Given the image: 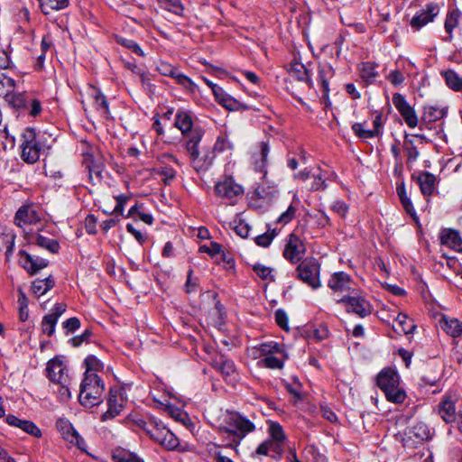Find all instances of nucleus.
<instances>
[{
	"label": "nucleus",
	"mask_w": 462,
	"mask_h": 462,
	"mask_svg": "<svg viewBox=\"0 0 462 462\" xmlns=\"http://www.w3.org/2000/svg\"><path fill=\"white\" fill-rule=\"evenodd\" d=\"M105 383L97 374L85 372L80 383L79 400V402L88 408L98 405L103 402Z\"/></svg>",
	"instance_id": "nucleus-1"
},
{
	"label": "nucleus",
	"mask_w": 462,
	"mask_h": 462,
	"mask_svg": "<svg viewBox=\"0 0 462 462\" xmlns=\"http://www.w3.org/2000/svg\"><path fill=\"white\" fill-rule=\"evenodd\" d=\"M202 129H196L191 133L189 140L186 141V150L189 155L191 162L194 164L197 171H206L213 163L215 159L214 150L203 149L199 151V143L203 137Z\"/></svg>",
	"instance_id": "nucleus-2"
},
{
	"label": "nucleus",
	"mask_w": 462,
	"mask_h": 462,
	"mask_svg": "<svg viewBox=\"0 0 462 462\" xmlns=\"http://www.w3.org/2000/svg\"><path fill=\"white\" fill-rule=\"evenodd\" d=\"M226 425L218 427L219 433H228L232 435L236 445L240 444L242 439L250 432L255 430L254 424L246 417L238 412H227L225 418Z\"/></svg>",
	"instance_id": "nucleus-3"
},
{
	"label": "nucleus",
	"mask_w": 462,
	"mask_h": 462,
	"mask_svg": "<svg viewBox=\"0 0 462 462\" xmlns=\"http://www.w3.org/2000/svg\"><path fill=\"white\" fill-rule=\"evenodd\" d=\"M399 380L398 373L392 368H384L377 375L378 387L393 403H402L406 398L405 392L399 387Z\"/></svg>",
	"instance_id": "nucleus-4"
},
{
	"label": "nucleus",
	"mask_w": 462,
	"mask_h": 462,
	"mask_svg": "<svg viewBox=\"0 0 462 462\" xmlns=\"http://www.w3.org/2000/svg\"><path fill=\"white\" fill-rule=\"evenodd\" d=\"M22 158L27 163L36 162L41 155L44 144L42 137L32 127H27L21 134Z\"/></svg>",
	"instance_id": "nucleus-5"
},
{
	"label": "nucleus",
	"mask_w": 462,
	"mask_h": 462,
	"mask_svg": "<svg viewBox=\"0 0 462 462\" xmlns=\"http://www.w3.org/2000/svg\"><path fill=\"white\" fill-rule=\"evenodd\" d=\"M259 350L265 356L260 362L271 369H282L288 356L283 346L278 343L269 342L260 345Z\"/></svg>",
	"instance_id": "nucleus-6"
},
{
	"label": "nucleus",
	"mask_w": 462,
	"mask_h": 462,
	"mask_svg": "<svg viewBox=\"0 0 462 462\" xmlns=\"http://www.w3.org/2000/svg\"><path fill=\"white\" fill-rule=\"evenodd\" d=\"M320 265L314 258L302 260L296 268V277L316 290L321 286L319 280Z\"/></svg>",
	"instance_id": "nucleus-7"
},
{
	"label": "nucleus",
	"mask_w": 462,
	"mask_h": 462,
	"mask_svg": "<svg viewBox=\"0 0 462 462\" xmlns=\"http://www.w3.org/2000/svg\"><path fill=\"white\" fill-rule=\"evenodd\" d=\"M439 5L436 3H429L420 9L411 18L410 24L415 31H419L429 23L433 22L434 18L439 14Z\"/></svg>",
	"instance_id": "nucleus-8"
},
{
	"label": "nucleus",
	"mask_w": 462,
	"mask_h": 462,
	"mask_svg": "<svg viewBox=\"0 0 462 462\" xmlns=\"http://www.w3.org/2000/svg\"><path fill=\"white\" fill-rule=\"evenodd\" d=\"M306 253V246L303 241L295 234H291L288 237L283 256L291 263L300 262Z\"/></svg>",
	"instance_id": "nucleus-9"
},
{
	"label": "nucleus",
	"mask_w": 462,
	"mask_h": 462,
	"mask_svg": "<svg viewBox=\"0 0 462 462\" xmlns=\"http://www.w3.org/2000/svg\"><path fill=\"white\" fill-rule=\"evenodd\" d=\"M393 103L409 127L414 128L418 125L419 119L417 114L413 107L406 101L403 95L400 93L393 94Z\"/></svg>",
	"instance_id": "nucleus-10"
},
{
	"label": "nucleus",
	"mask_w": 462,
	"mask_h": 462,
	"mask_svg": "<svg viewBox=\"0 0 462 462\" xmlns=\"http://www.w3.org/2000/svg\"><path fill=\"white\" fill-rule=\"evenodd\" d=\"M337 303L346 304L347 312H353L360 318H365L372 313V306L364 297L345 296L338 300Z\"/></svg>",
	"instance_id": "nucleus-11"
},
{
	"label": "nucleus",
	"mask_w": 462,
	"mask_h": 462,
	"mask_svg": "<svg viewBox=\"0 0 462 462\" xmlns=\"http://www.w3.org/2000/svg\"><path fill=\"white\" fill-rule=\"evenodd\" d=\"M156 69L161 75L174 79L177 84L185 88H191L194 85L188 76L180 72L176 67L167 61L161 60L157 64Z\"/></svg>",
	"instance_id": "nucleus-12"
},
{
	"label": "nucleus",
	"mask_w": 462,
	"mask_h": 462,
	"mask_svg": "<svg viewBox=\"0 0 462 462\" xmlns=\"http://www.w3.org/2000/svg\"><path fill=\"white\" fill-rule=\"evenodd\" d=\"M438 414L448 424H453L461 414L456 410V400L451 395H444L438 404Z\"/></svg>",
	"instance_id": "nucleus-13"
},
{
	"label": "nucleus",
	"mask_w": 462,
	"mask_h": 462,
	"mask_svg": "<svg viewBox=\"0 0 462 462\" xmlns=\"http://www.w3.org/2000/svg\"><path fill=\"white\" fill-rule=\"evenodd\" d=\"M129 420H131L137 427L145 431L146 434L157 443H159L162 439V435L164 434L163 431L167 430L165 426L153 419H151L148 421L142 418H129Z\"/></svg>",
	"instance_id": "nucleus-14"
},
{
	"label": "nucleus",
	"mask_w": 462,
	"mask_h": 462,
	"mask_svg": "<svg viewBox=\"0 0 462 462\" xmlns=\"http://www.w3.org/2000/svg\"><path fill=\"white\" fill-rule=\"evenodd\" d=\"M19 263L30 275L36 274L39 271L48 266L49 262L39 256L32 255L24 250L19 251Z\"/></svg>",
	"instance_id": "nucleus-15"
},
{
	"label": "nucleus",
	"mask_w": 462,
	"mask_h": 462,
	"mask_svg": "<svg viewBox=\"0 0 462 462\" xmlns=\"http://www.w3.org/2000/svg\"><path fill=\"white\" fill-rule=\"evenodd\" d=\"M215 190L217 196L228 199L241 196L244 193L242 186L236 183L231 177H226L217 183Z\"/></svg>",
	"instance_id": "nucleus-16"
},
{
	"label": "nucleus",
	"mask_w": 462,
	"mask_h": 462,
	"mask_svg": "<svg viewBox=\"0 0 462 462\" xmlns=\"http://www.w3.org/2000/svg\"><path fill=\"white\" fill-rule=\"evenodd\" d=\"M46 371L48 378L55 383H67L69 381L66 365L57 357L48 362Z\"/></svg>",
	"instance_id": "nucleus-17"
},
{
	"label": "nucleus",
	"mask_w": 462,
	"mask_h": 462,
	"mask_svg": "<svg viewBox=\"0 0 462 462\" xmlns=\"http://www.w3.org/2000/svg\"><path fill=\"white\" fill-rule=\"evenodd\" d=\"M107 406V411L102 414V420L113 419L121 412L123 409V400L120 389L110 388Z\"/></svg>",
	"instance_id": "nucleus-18"
},
{
	"label": "nucleus",
	"mask_w": 462,
	"mask_h": 462,
	"mask_svg": "<svg viewBox=\"0 0 462 462\" xmlns=\"http://www.w3.org/2000/svg\"><path fill=\"white\" fill-rule=\"evenodd\" d=\"M84 164L88 170V178L93 185L101 182L104 164L99 158H95L92 153L84 154Z\"/></svg>",
	"instance_id": "nucleus-19"
},
{
	"label": "nucleus",
	"mask_w": 462,
	"mask_h": 462,
	"mask_svg": "<svg viewBox=\"0 0 462 462\" xmlns=\"http://www.w3.org/2000/svg\"><path fill=\"white\" fill-rule=\"evenodd\" d=\"M412 179L416 180L423 196H431L436 190L438 180L434 174L429 171H420L417 177L412 175Z\"/></svg>",
	"instance_id": "nucleus-20"
},
{
	"label": "nucleus",
	"mask_w": 462,
	"mask_h": 462,
	"mask_svg": "<svg viewBox=\"0 0 462 462\" xmlns=\"http://www.w3.org/2000/svg\"><path fill=\"white\" fill-rule=\"evenodd\" d=\"M5 421L8 425L21 429L23 431L29 435L40 438L42 437V431L37 425L32 420H21L13 414H8L5 418Z\"/></svg>",
	"instance_id": "nucleus-21"
},
{
	"label": "nucleus",
	"mask_w": 462,
	"mask_h": 462,
	"mask_svg": "<svg viewBox=\"0 0 462 462\" xmlns=\"http://www.w3.org/2000/svg\"><path fill=\"white\" fill-rule=\"evenodd\" d=\"M40 220V217L37 211L32 206L21 207L14 217V223L20 226L24 227L25 226L35 224Z\"/></svg>",
	"instance_id": "nucleus-22"
},
{
	"label": "nucleus",
	"mask_w": 462,
	"mask_h": 462,
	"mask_svg": "<svg viewBox=\"0 0 462 462\" xmlns=\"http://www.w3.org/2000/svg\"><path fill=\"white\" fill-rule=\"evenodd\" d=\"M335 71L332 66L328 63L321 64L319 66L318 70V79L321 85L322 88V97L325 100V103L328 104L329 102L328 94H329V79L334 77Z\"/></svg>",
	"instance_id": "nucleus-23"
},
{
	"label": "nucleus",
	"mask_w": 462,
	"mask_h": 462,
	"mask_svg": "<svg viewBox=\"0 0 462 462\" xmlns=\"http://www.w3.org/2000/svg\"><path fill=\"white\" fill-rule=\"evenodd\" d=\"M439 239L442 245L457 252H462V237L457 230L444 228L440 231Z\"/></svg>",
	"instance_id": "nucleus-24"
},
{
	"label": "nucleus",
	"mask_w": 462,
	"mask_h": 462,
	"mask_svg": "<svg viewBox=\"0 0 462 462\" xmlns=\"http://www.w3.org/2000/svg\"><path fill=\"white\" fill-rule=\"evenodd\" d=\"M175 127L180 130L181 134L187 135L189 139L191 133L197 128H193V120L189 112L179 110L175 116Z\"/></svg>",
	"instance_id": "nucleus-25"
},
{
	"label": "nucleus",
	"mask_w": 462,
	"mask_h": 462,
	"mask_svg": "<svg viewBox=\"0 0 462 462\" xmlns=\"http://www.w3.org/2000/svg\"><path fill=\"white\" fill-rule=\"evenodd\" d=\"M351 277L344 273L337 272L331 275L328 280V286L335 292L337 291H347L351 289Z\"/></svg>",
	"instance_id": "nucleus-26"
},
{
	"label": "nucleus",
	"mask_w": 462,
	"mask_h": 462,
	"mask_svg": "<svg viewBox=\"0 0 462 462\" xmlns=\"http://www.w3.org/2000/svg\"><path fill=\"white\" fill-rule=\"evenodd\" d=\"M26 239L29 244L37 245L53 254L58 253L60 249V245L56 240L45 237L40 234L27 233Z\"/></svg>",
	"instance_id": "nucleus-27"
},
{
	"label": "nucleus",
	"mask_w": 462,
	"mask_h": 462,
	"mask_svg": "<svg viewBox=\"0 0 462 462\" xmlns=\"http://www.w3.org/2000/svg\"><path fill=\"white\" fill-rule=\"evenodd\" d=\"M409 437L414 439L415 442L420 443L424 440H428L432 438L433 433L431 432L429 426L423 421L416 422L409 430Z\"/></svg>",
	"instance_id": "nucleus-28"
},
{
	"label": "nucleus",
	"mask_w": 462,
	"mask_h": 462,
	"mask_svg": "<svg viewBox=\"0 0 462 462\" xmlns=\"http://www.w3.org/2000/svg\"><path fill=\"white\" fill-rule=\"evenodd\" d=\"M448 114L447 107H439L438 106H424L423 113L421 116L422 123H434L442 119Z\"/></svg>",
	"instance_id": "nucleus-29"
},
{
	"label": "nucleus",
	"mask_w": 462,
	"mask_h": 462,
	"mask_svg": "<svg viewBox=\"0 0 462 462\" xmlns=\"http://www.w3.org/2000/svg\"><path fill=\"white\" fill-rule=\"evenodd\" d=\"M93 104L97 111L105 118H109L110 111L108 102L105 95L98 89L93 88L92 90Z\"/></svg>",
	"instance_id": "nucleus-30"
},
{
	"label": "nucleus",
	"mask_w": 462,
	"mask_h": 462,
	"mask_svg": "<svg viewBox=\"0 0 462 462\" xmlns=\"http://www.w3.org/2000/svg\"><path fill=\"white\" fill-rule=\"evenodd\" d=\"M290 74L293 79L299 81H304L309 87H312V79L310 77L308 69L301 62H292L290 68Z\"/></svg>",
	"instance_id": "nucleus-31"
},
{
	"label": "nucleus",
	"mask_w": 462,
	"mask_h": 462,
	"mask_svg": "<svg viewBox=\"0 0 462 462\" xmlns=\"http://www.w3.org/2000/svg\"><path fill=\"white\" fill-rule=\"evenodd\" d=\"M40 7L44 14L68 7L69 0H39Z\"/></svg>",
	"instance_id": "nucleus-32"
},
{
	"label": "nucleus",
	"mask_w": 462,
	"mask_h": 462,
	"mask_svg": "<svg viewBox=\"0 0 462 462\" xmlns=\"http://www.w3.org/2000/svg\"><path fill=\"white\" fill-rule=\"evenodd\" d=\"M447 86L455 92H462V78L453 69H448L441 73Z\"/></svg>",
	"instance_id": "nucleus-33"
},
{
	"label": "nucleus",
	"mask_w": 462,
	"mask_h": 462,
	"mask_svg": "<svg viewBox=\"0 0 462 462\" xmlns=\"http://www.w3.org/2000/svg\"><path fill=\"white\" fill-rule=\"evenodd\" d=\"M442 321L444 323L442 328L448 335L453 337H457L462 335V322L457 319L443 317Z\"/></svg>",
	"instance_id": "nucleus-34"
},
{
	"label": "nucleus",
	"mask_w": 462,
	"mask_h": 462,
	"mask_svg": "<svg viewBox=\"0 0 462 462\" xmlns=\"http://www.w3.org/2000/svg\"><path fill=\"white\" fill-rule=\"evenodd\" d=\"M5 101L13 108L21 109L27 107L28 99L24 92H15L14 90L5 99Z\"/></svg>",
	"instance_id": "nucleus-35"
},
{
	"label": "nucleus",
	"mask_w": 462,
	"mask_h": 462,
	"mask_svg": "<svg viewBox=\"0 0 462 462\" xmlns=\"http://www.w3.org/2000/svg\"><path fill=\"white\" fill-rule=\"evenodd\" d=\"M395 321L399 329L406 335L412 334L417 328L414 321L402 312L398 314Z\"/></svg>",
	"instance_id": "nucleus-36"
},
{
	"label": "nucleus",
	"mask_w": 462,
	"mask_h": 462,
	"mask_svg": "<svg viewBox=\"0 0 462 462\" xmlns=\"http://www.w3.org/2000/svg\"><path fill=\"white\" fill-rule=\"evenodd\" d=\"M15 80L5 74H0V97L5 99L15 89Z\"/></svg>",
	"instance_id": "nucleus-37"
},
{
	"label": "nucleus",
	"mask_w": 462,
	"mask_h": 462,
	"mask_svg": "<svg viewBox=\"0 0 462 462\" xmlns=\"http://www.w3.org/2000/svg\"><path fill=\"white\" fill-rule=\"evenodd\" d=\"M152 173L162 176L165 185H170L176 178V171L170 166L156 167L152 170Z\"/></svg>",
	"instance_id": "nucleus-38"
},
{
	"label": "nucleus",
	"mask_w": 462,
	"mask_h": 462,
	"mask_svg": "<svg viewBox=\"0 0 462 462\" xmlns=\"http://www.w3.org/2000/svg\"><path fill=\"white\" fill-rule=\"evenodd\" d=\"M460 13L457 10H452L448 12L446 21H445V30L449 34V36L446 39V41H451L452 39V31L458 24V17Z\"/></svg>",
	"instance_id": "nucleus-39"
},
{
	"label": "nucleus",
	"mask_w": 462,
	"mask_h": 462,
	"mask_svg": "<svg viewBox=\"0 0 462 462\" xmlns=\"http://www.w3.org/2000/svg\"><path fill=\"white\" fill-rule=\"evenodd\" d=\"M270 152V148L267 143H260V161H255L254 170L259 172H263L267 164V157Z\"/></svg>",
	"instance_id": "nucleus-40"
},
{
	"label": "nucleus",
	"mask_w": 462,
	"mask_h": 462,
	"mask_svg": "<svg viewBox=\"0 0 462 462\" xmlns=\"http://www.w3.org/2000/svg\"><path fill=\"white\" fill-rule=\"evenodd\" d=\"M360 76L367 83H373L378 76V72L374 64L365 62L360 68Z\"/></svg>",
	"instance_id": "nucleus-41"
},
{
	"label": "nucleus",
	"mask_w": 462,
	"mask_h": 462,
	"mask_svg": "<svg viewBox=\"0 0 462 462\" xmlns=\"http://www.w3.org/2000/svg\"><path fill=\"white\" fill-rule=\"evenodd\" d=\"M160 7L173 13L177 15H181L183 13V5L180 0H157Z\"/></svg>",
	"instance_id": "nucleus-42"
},
{
	"label": "nucleus",
	"mask_w": 462,
	"mask_h": 462,
	"mask_svg": "<svg viewBox=\"0 0 462 462\" xmlns=\"http://www.w3.org/2000/svg\"><path fill=\"white\" fill-rule=\"evenodd\" d=\"M163 432L164 434L158 444L168 450H173L180 444L178 438L168 429Z\"/></svg>",
	"instance_id": "nucleus-43"
},
{
	"label": "nucleus",
	"mask_w": 462,
	"mask_h": 462,
	"mask_svg": "<svg viewBox=\"0 0 462 462\" xmlns=\"http://www.w3.org/2000/svg\"><path fill=\"white\" fill-rule=\"evenodd\" d=\"M269 434L271 438L270 440H273L275 443H279V445H281L285 439L282 427L277 422L270 421Z\"/></svg>",
	"instance_id": "nucleus-44"
},
{
	"label": "nucleus",
	"mask_w": 462,
	"mask_h": 462,
	"mask_svg": "<svg viewBox=\"0 0 462 462\" xmlns=\"http://www.w3.org/2000/svg\"><path fill=\"white\" fill-rule=\"evenodd\" d=\"M114 462H143L137 455L126 450H118L112 456Z\"/></svg>",
	"instance_id": "nucleus-45"
},
{
	"label": "nucleus",
	"mask_w": 462,
	"mask_h": 462,
	"mask_svg": "<svg viewBox=\"0 0 462 462\" xmlns=\"http://www.w3.org/2000/svg\"><path fill=\"white\" fill-rule=\"evenodd\" d=\"M270 450L274 451L276 453H280L282 450V447H281V445H279V443H275L273 440L267 439V440L262 442L257 447L255 452L258 455L267 456L268 452Z\"/></svg>",
	"instance_id": "nucleus-46"
},
{
	"label": "nucleus",
	"mask_w": 462,
	"mask_h": 462,
	"mask_svg": "<svg viewBox=\"0 0 462 462\" xmlns=\"http://www.w3.org/2000/svg\"><path fill=\"white\" fill-rule=\"evenodd\" d=\"M141 207H142V205H139L138 203H136L134 206H133L129 209L127 217H134V216H138V217L143 222H144V223H146L148 225L152 224V221H153L152 216L150 213H146V212L141 211L140 210Z\"/></svg>",
	"instance_id": "nucleus-47"
},
{
	"label": "nucleus",
	"mask_w": 462,
	"mask_h": 462,
	"mask_svg": "<svg viewBox=\"0 0 462 462\" xmlns=\"http://www.w3.org/2000/svg\"><path fill=\"white\" fill-rule=\"evenodd\" d=\"M84 365H86L85 372H90L91 374H97V371L102 370L104 367L103 363L93 355H89L85 358Z\"/></svg>",
	"instance_id": "nucleus-48"
},
{
	"label": "nucleus",
	"mask_w": 462,
	"mask_h": 462,
	"mask_svg": "<svg viewBox=\"0 0 462 462\" xmlns=\"http://www.w3.org/2000/svg\"><path fill=\"white\" fill-rule=\"evenodd\" d=\"M58 319L55 317L45 315L42 320V330L48 337H51L55 332L56 324Z\"/></svg>",
	"instance_id": "nucleus-49"
},
{
	"label": "nucleus",
	"mask_w": 462,
	"mask_h": 462,
	"mask_svg": "<svg viewBox=\"0 0 462 462\" xmlns=\"http://www.w3.org/2000/svg\"><path fill=\"white\" fill-rule=\"evenodd\" d=\"M214 152H224L226 151H232L234 148L233 143L228 140L226 135H220L217 138L214 144Z\"/></svg>",
	"instance_id": "nucleus-50"
},
{
	"label": "nucleus",
	"mask_w": 462,
	"mask_h": 462,
	"mask_svg": "<svg viewBox=\"0 0 462 462\" xmlns=\"http://www.w3.org/2000/svg\"><path fill=\"white\" fill-rule=\"evenodd\" d=\"M57 428L63 435V438L68 441L72 438V435L77 432L73 426L66 420H59L57 421Z\"/></svg>",
	"instance_id": "nucleus-51"
},
{
	"label": "nucleus",
	"mask_w": 462,
	"mask_h": 462,
	"mask_svg": "<svg viewBox=\"0 0 462 462\" xmlns=\"http://www.w3.org/2000/svg\"><path fill=\"white\" fill-rule=\"evenodd\" d=\"M275 236H276L275 229H273L271 231L268 230L267 232L257 236L254 238V242L259 246L268 247L271 245L273 238L275 237Z\"/></svg>",
	"instance_id": "nucleus-52"
},
{
	"label": "nucleus",
	"mask_w": 462,
	"mask_h": 462,
	"mask_svg": "<svg viewBox=\"0 0 462 462\" xmlns=\"http://www.w3.org/2000/svg\"><path fill=\"white\" fill-rule=\"evenodd\" d=\"M218 370L226 379L232 378L236 374V366L231 360H224L220 364Z\"/></svg>",
	"instance_id": "nucleus-53"
},
{
	"label": "nucleus",
	"mask_w": 462,
	"mask_h": 462,
	"mask_svg": "<svg viewBox=\"0 0 462 462\" xmlns=\"http://www.w3.org/2000/svg\"><path fill=\"white\" fill-rule=\"evenodd\" d=\"M199 288V279L193 277V270L189 269L187 274V281L185 283V291L187 293L196 292Z\"/></svg>",
	"instance_id": "nucleus-54"
},
{
	"label": "nucleus",
	"mask_w": 462,
	"mask_h": 462,
	"mask_svg": "<svg viewBox=\"0 0 462 462\" xmlns=\"http://www.w3.org/2000/svg\"><path fill=\"white\" fill-rule=\"evenodd\" d=\"M254 272L263 280L270 279L273 281V277L272 275L273 269L263 265L261 263H256L253 266Z\"/></svg>",
	"instance_id": "nucleus-55"
},
{
	"label": "nucleus",
	"mask_w": 462,
	"mask_h": 462,
	"mask_svg": "<svg viewBox=\"0 0 462 462\" xmlns=\"http://www.w3.org/2000/svg\"><path fill=\"white\" fill-rule=\"evenodd\" d=\"M352 130L356 136L363 139H371L374 137L373 131L365 129L364 124L362 123H355L352 125Z\"/></svg>",
	"instance_id": "nucleus-56"
},
{
	"label": "nucleus",
	"mask_w": 462,
	"mask_h": 462,
	"mask_svg": "<svg viewBox=\"0 0 462 462\" xmlns=\"http://www.w3.org/2000/svg\"><path fill=\"white\" fill-rule=\"evenodd\" d=\"M117 42L120 43L122 46H125V48L131 50L137 55L143 56V52L141 47L134 41L125 38H119L117 40Z\"/></svg>",
	"instance_id": "nucleus-57"
},
{
	"label": "nucleus",
	"mask_w": 462,
	"mask_h": 462,
	"mask_svg": "<svg viewBox=\"0 0 462 462\" xmlns=\"http://www.w3.org/2000/svg\"><path fill=\"white\" fill-rule=\"evenodd\" d=\"M296 208L291 205L286 211L281 214V216L277 218V223L282 225H286L290 223L295 217Z\"/></svg>",
	"instance_id": "nucleus-58"
},
{
	"label": "nucleus",
	"mask_w": 462,
	"mask_h": 462,
	"mask_svg": "<svg viewBox=\"0 0 462 462\" xmlns=\"http://www.w3.org/2000/svg\"><path fill=\"white\" fill-rule=\"evenodd\" d=\"M62 327L65 329L66 335L73 333L79 328L80 320L76 317L69 318L62 323Z\"/></svg>",
	"instance_id": "nucleus-59"
},
{
	"label": "nucleus",
	"mask_w": 462,
	"mask_h": 462,
	"mask_svg": "<svg viewBox=\"0 0 462 462\" xmlns=\"http://www.w3.org/2000/svg\"><path fill=\"white\" fill-rule=\"evenodd\" d=\"M28 110V113L31 116H37L42 113V104L40 100L36 98H32L28 100L27 107H25Z\"/></svg>",
	"instance_id": "nucleus-60"
},
{
	"label": "nucleus",
	"mask_w": 462,
	"mask_h": 462,
	"mask_svg": "<svg viewBox=\"0 0 462 462\" xmlns=\"http://www.w3.org/2000/svg\"><path fill=\"white\" fill-rule=\"evenodd\" d=\"M115 199L117 202L116 206L113 209V211L109 212L108 214H117V215H123L124 214V208L127 200L129 199V197L124 194L115 196Z\"/></svg>",
	"instance_id": "nucleus-61"
},
{
	"label": "nucleus",
	"mask_w": 462,
	"mask_h": 462,
	"mask_svg": "<svg viewBox=\"0 0 462 462\" xmlns=\"http://www.w3.org/2000/svg\"><path fill=\"white\" fill-rule=\"evenodd\" d=\"M275 321L281 328L289 329L288 316L283 310L279 309L275 311Z\"/></svg>",
	"instance_id": "nucleus-62"
},
{
	"label": "nucleus",
	"mask_w": 462,
	"mask_h": 462,
	"mask_svg": "<svg viewBox=\"0 0 462 462\" xmlns=\"http://www.w3.org/2000/svg\"><path fill=\"white\" fill-rule=\"evenodd\" d=\"M234 229L235 232L242 238H246L249 236L250 226L244 220H239L238 223L235 226Z\"/></svg>",
	"instance_id": "nucleus-63"
},
{
	"label": "nucleus",
	"mask_w": 462,
	"mask_h": 462,
	"mask_svg": "<svg viewBox=\"0 0 462 462\" xmlns=\"http://www.w3.org/2000/svg\"><path fill=\"white\" fill-rule=\"evenodd\" d=\"M387 79L393 85V86H400L404 82V76L400 70H393L389 73L387 76Z\"/></svg>",
	"instance_id": "nucleus-64"
}]
</instances>
